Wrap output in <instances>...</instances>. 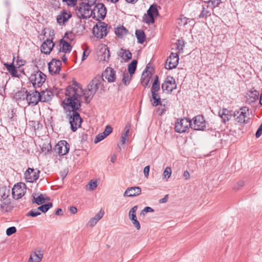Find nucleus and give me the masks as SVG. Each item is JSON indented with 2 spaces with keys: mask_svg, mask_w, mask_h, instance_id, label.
<instances>
[{
  "mask_svg": "<svg viewBox=\"0 0 262 262\" xmlns=\"http://www.w3.org/2000/svg\"><path fill=\"white\" fill-rule=\"evenodd\" d=\"M153 71L154 69L152 67L150 68L147 66L145 69L142 73L141 79V83L145 88L149 85Z\"/></svg>",
  "mask_w": 262,
  "mask_h": 262,
  "instance_id": "nucleus-12",
  "label": "nucleus"
},
{
  "mask_svg": "<svg viewBox=\"0 0 262 262\" xmlns=\"http://www.w3.org/2000/svg\"><path fill=\"white\" fill-rule=\"evenodd\" d=\"M130 128V124L129 123H127L124 128V133L122 134L121 137L120 141L122 143V144H123L125 143L126 140V138L128 136V133Z\"/></svg>",
  "mask_w": 262,
  "mask_h": 262,
  "instance_id": "nucleus-34",
  "label": "nucleus"
},
{
  "mask_svg": "<svg viewBox=\"0 0 262 262\" xmlns=\"http://www.w3.org/2000/svg\"><path fill=\"white\" fill-rule=\"evenodd\" d=\"M113 131L112 127L110 125H107L105 127L104 131L102 133V134H103L106 137L110 135Z\"/></svg>",
  "mask_w": 262,
  "mask_h": 262,
  "instance_id": "nucleus-53",
  "label": "nucleus"
},
{
  "mask_svg": "<svg viewBox=\"0 0 262 262\" xmlns=\"http://www.w3.org/2000/svg\"><path fill=\"white\" fill-rule=\"evenodd\" d=\"M103 77L107 79L108 82H113L116 79V72L113 68L108 67L102 75H97L91 81L83 93L85 102L86 104L91 102L97 90L103 86Z\"/></svg>",
  "mask_w": 262,
  "mask_h": 262,
  "instance_id": "nucleus-2",
  "label": "nucleus"
},
{
  "mask_svg": "<svg viewBox=\"0 0 262 262\" xmlns=\"http://www.w3.org/2000/svg\"><path fill=\"white\" fill-rule=\"evenodd\" d=\"M104 214V211L102 210H100L94 217L97 221H99L103 216Z\"/></svg>",
  "mask_w": 262,
  "mask_h": 262,
  "instance_id": "nucleus-56",
  "label": "nucleus"
},
{
  "mask_svg": "<svg viewBox=\"0 0 262 262\" xmlns=\"http://www.w3.org/2000/svg\"><path fill=\"white\" fill-rule=\"evenodd\" d=\"M66 96L67 98L64 99L62 104L64 108L70 107L72 108V114L69 118L71 129L73 132L81 127L82 121L79 113L77 111L81 107V102L79 98L81 95L78 93V88L69 85L66 90Z\"/></svg>",
  "mask_w": 262,
  "mask_h": 262,
  "instance_id": "nucleus-1",
  "label": "nucleus"
},
{
  "mask_svg": "<svg viewBox=\"0 0 262 262\" xmlns=\"http://www.w3.org/2000/svg\"><path fill=\"white\" fill-rule=\"evenodd\" d=\"M67 15V16H72V15L71 14H68L64 10H63L61 11L60 14L58 16H66V15Z\"/></svg>",
  "mask_w": 262,
  "mask_h": 262,
  "instance_id": "nucleus-63",
  "label": "nucleus"
},
{
  "mask_svg": "<svg viewBox=\"0 0 262 262\" xmlns=\"http://www.w3.org/2000/svg\"><path fill=\"white\" fill-rule=\"evenodd\" d=\"M176 22L180 27L184 26L186 27L188 25L187 17H178Z\"/></svg>",
  "mask_w": 262,
  "mask_h": 262,
  "instance_id": "nucleus-41",
  "label": "nucleus"
},
{
  "mask_svg": "<svg viewBox=\"0 0 262 262\" xmlns=\"http://www.w3.org/2000/svg\"><path fill=\"white\" fill-rule=\"evenodd\" d=\"M88 185L89 186L88 190L91 191L94 190L97 187V181L96 180H92L89 182Z\"/></svg>",
  "mask_w": 262,
  "mask_h": 262,
  "instance_id": "nucleus-45",
  "label": "nucleus"
},
{
  "mask_svg": "<svg viewBox=\"0 0 262 262\" xmlns=\"http://www.w3.org/2000/svg\"><path fill=\"white\" fill-rule=\"evenodd\" d=\"M77 16H96L89 5L82 4L76 10Z\"/></svg>",
  "mask_w": 262,
  "mask_h": 262,
  "instance_id": "nucleus-10",
  "label": "nucleus"
},
{
  "mask_svg": "<svg viewBox=\"0 0 262 262\" xmlns=\"http://www.w3.org/2000/svg\"><path fill=\"white\" fill-rule=\"evenodd\" d=\"M23 191V190L21 189L20 186L18 185H15L12 189V195L13 198L16 200L21 198L24 195Z\"/></svg>",
  "mask_w": 262,
  "mask_h": 262,
  "instance_id": "nucleus-25",
  "label": "nucleus"
},
{
  "mask_svg": "<svg viewBox=\"0 0 262 262\" xmlns=\"http://www.w3.org/2000/svg\"><path fill=\"white\" fill-rule=\"evenodd\" d=\"M191 121L189 119L186 118L178 119L176 122L174 129L177 133H182L186 132L190 127H191Z\"/></svg>",
  "mask_w": 262,
  "mask_h": 262,
  "instance_id": "nucleus-5",
  "label": "nucleus"
},
{
  "mask_svg": "<svg viewBox=\"0 0 262 262\" xmlns=\"http://www.w3.org/2000/svg\"><path fill=\"white\" fill-rule=\"evenodd\" d=\"M127 30L123 26L115 28V33L119 38H122L127 33Z\"/></svg>",
  "mask_w": 262,
  "mask_h": 262,
  "instance_id": "nucleus-31",
  "label": "nucleus"
},
{
  "mask_svg": "<svg viewBox=\"0 0 262 262\" xmlns=\"http://www.w3.org/2000/svg\"><path fill=\"white\" fill-rule=\"evenodd\" d=\"M89 53H90V52L88 51L87 50H84V51L83 52V54H82V61L84 60L86 58V57L89 56Z\"/></svg>",
  "mask_w": 262,
  "mask_h": 262,
  "instance_id": "nucleus-61",
  "label": "nucleus"
},
{
  "mask_svg": "<svg viewBox=\"0 0 262 262\" xmlns=\"http://www.w3.org/2000/svg\"><path fill=\"white\" fill-rule=\"evenodd\" d=\"M53 206V204L52 203H48L47 204L42 205L40 206H39L37 208V210H39L41 211H42L43 213L46 212L48 211L49 209H50L51 208H52Z\"/></svg>",
  "mask_w": 262,
  "mask_h": 262,
  "instance_id": "nucleus-38",
  "label": "nucleus"
},
{
  "mask_svg": "<svg viewBox=\"0 0 262 262\" xmlns=\"http://www.w3.org/2000/svg\"><path fill=\"white\" fill-rule=\"evenodd\" d=\"M28 93L27 90L23 88L16 94V98L17 100H27Z\"/></svg>",
  "mask_w": 262,
  "mask_h": 262,
  "instance_id": "nucleus-29",
  "label": "nucleus"
},
{
  "mask_svg": "<svg viewBox=\"0 0 262 262\" xmlns=\"http://www.w3.org/2000/svg\"><path fill=\"white\" fill-rule=\"evenodd\" d=\"M133 75H128L127 73H124L122 78V82L125 85H128L132 79Z\"/></svg>",
  "mask_w": 262,
  "mask_h": 262,
  "instance_id": "nucleus-43",
  "label": "nucleus"
},
{
  "mask_svg": "<svg viewBox=\"0 0 262 262\" xmlns=\"http://www.w3.org/2000/svg\"><path fill=\"white\" fill-rule=\"evenodd\" d=\"M41 99L40 93L37 90L28 92L27 101L29 105L35 106L41 101Z\"/></svg>",
  "mask_w": 262,
  "mask_h": 262,
  "instance_id": "nucleus-11",
  "label": "nucleus"
},
{
  "mask_svg": "<svg viewBox=\"0 0 262 262\" xmlns=\"http://www.w3.org/2000/svg\"><path fill=\"white\" fill-rule=\"evenodd\" d=\"M158 7L157 5H152L147 11V16H157L159 15Z\"/></svg>",
  "mask_w": 262,
  "mask_h": 262,
  "instance_id": "nucleus-30",
  "label": "nucleus"
},
{
  "mask_svg": "<svg viewBox=\"0 0 262 262\" xmlns=\"http://www.w3.org/2000/svg\"><path fill=\"white\" fill-rule=\"evenodd\" d=\"M135 34L138 40V42L140 43H143L145 39V34L143 30H136Z\"/></svg>",
  "mask_w": 262,
  "mask_h": 262,
  "instance_id": "nucleus-33",
  "label": "nucleus"
},
{
  "mask_svg": "<svg viewBox=\"0 0 262 262\" xmlns=\"http://www.w3.org/2000/svg\"><path fill=\"white\" fill-rule=\"evenodd\" d=\"M151 98L154 100V101L152 102V105L153 106H157L158 105H162L161 98L159 94L156 93V95H155L154 97L153 93H151Z\"/></svg>",
  "mask_w": 262,
  "mask_h": 262,
  "instance_id": "nucleus-37",
  "label": "nucleus"
},
{
  "mask_svg": "<svg viewBox=\"0 0 262 262\" xmlns=\"http://www.w3.org/2000/svg\"><path fill=\"white\" fill-rule=\"evenodd\" d=\"M99 55L100 60L102 61L107 62L110 60V53L108 47L105 45H102L99 49Z\"/></svg>",
  "mask_w": 262,
  "mask_h": 262,
  "instance_id": "nucleus-18",
  "label": "nucleus"
},
{
  "mask_svg": "<svg viewBox=\"0 0 262 262\" xmlns=\"http://www.w3.org/2000/svg\"><path fill=\"white\" fill-rule=\"evenodd\" d=\"M206 127V121L203 115H198L193 119L191 128L194 130H203Z\"/></svg>",
  "mask_w": 262,
  "mask_h": 262,
  "instance_id": "nucleus-8",
  "label": "nucleus"
},
{
  "mask_svg": "<svg viewBox=\"0 0 262 262\" xmlns=\"http://www.w3.org/2000/svg\"><path fill=\"white\" fill-rule=\"evenodd\" d=\"M98 221L96 220L94 217L91 218L88 222V225L91 227L94 226Z\"/></svg>",
  "mask_w": 262,
  "mask_h": 262,
  "instance_id": "nucleus-57",
  "label": "nucleus"
},
{
  "mask_svg": "<svg viewBox=\"0 0 262 262\" xmlns=\"http://www.w3.org/2000/svg\"><path fill=\"white\" fill-rule=\"evenodd\" d=\"M60 45L61 47H60L58 50V53L60 52H63L64 53H70L72 49V47L67 41L64 39V38L61 39L60 40Z\"/></svg>",
  "mask_w": 262,
  "mask_h": 262,
  "instance_id": "nucleus-22",
  "label": "nucleus"
},
{
  "mask_svg": "<svg viewBox=\"0 0 262 262\" xmlns=\"http://www.w3.org/2000/svg\"><path fill=\"white\" fill-rule=\"evenodd\" d=\"M70 211L72 214H75L77 212V209L74 206H71L70 208Z\"/></svg>",
  "mask_w": 262,
  "mask_h": 262,
  "instance_id": "nucleus-64",
  "label": "nucleus"
},
{
  "mask_svg": "<svg viewBox=\"0 0 262 262\" xmlns=\"http://www.w3.org/2000/svg\"><path fill=\"white\" fill-rule=\"evenodd\" d=\"M62 2L69 7H73L77 4V0H62Z\"/></svg>",
  "mask_w": 262,
  "mask_h": 262,
  "instance_id": "nucleus-49",
  "label": "nucleus"
},
{
  "mask_svg": "<svg viewBox=\"0 0 262 262\" xmlns=\"http://www.w3.org/2000/svg\"><path fill=\"white\" fill-rule=\"evenodd\" d=\"M62 63L59 59L53 58L48 63L49 72L51 75H56L59 73Z\"/></svg>",
  "mask_w": 262,
  "mask_h": 262,
  "instance_id": "nucleus-13",
  "label": "nucleus"
},
{
  "mask_svg": "<svg viewBox=\"0 0 262 262\" xmlns=\"http://www.w3.org/2000/svg\"><path fill=\"white\" fill-rule=\"evenodd\" d=\"M161 87L163 92L166 91L168 94H171L173 90L177 89L174 78L173 77H167L162 84Z\"/></svg>",
  "mask_w": 262,
  "mask_h": 262,
  "instance_id": "nucleus-7",
  "label": "nucleus"
},
{
  "mask_svg": "<svg viewBox=\"0 0 262 262\" xmlns=\"http://www.w3.org/2000/svg\"><path fill=\"white\" fill-rule=\"evenodd\" d=\"M138 61L137 60H133L128 65V71L129 75H133L135 73L137 69Z\"/></svg>",
  "mask_w": 262,
  "mask_h": 262,
  "instance_id": "nucleus-35",
  "label": "nucleus"
},
{
  "mask_svg": "<svg viewBox=\"0 0 262 262\" xmlns=\"http://www.w3.org/2000/svg\"><path fill=\"white\" fill-rule=\"evenodd\" d=\"M13 206L9 200L0 202V211L7 212L12 210Z\"/></svg>",
  "mask_w": 262,
  "mask_h": 262,
  "instance_id": "nucleus-26",
  "label": "nucleus"
},
{
  "mask_svg": "<svg viewBox=\"0 0 262 262\" xmlns=\"http://www.w3.org/2000/svg\"><path fill=\"white\" fill-rule=\"evenodd\" d=\"M43 257V252L41 250L35 251L31 254L28 262H40Z\"/></svg>",
  "mask_w": 262,
  "mask_h": 262,
  "instance_id": "nucleus-23",
  "label": "nucleus"
},
{
  "mask_svg": "<svg viewBox=\"0 0 262 262\" xmlns=\"http://www.w3.org/2000/svg\"><path fill=\"white\" fill-rule=\"evenodd\" d=\"M154 210L150 207H145L144 209L142 211L141 214H144V213L152 212Z\"/></svg>",
  "mask_w": 262,
  "mask_h": 262,
  "instance_id": "nucleus-59",
  "label": "nucleus"
},
{
  "mask_svg": "<svg viewBox=\"0 0 262 262\" xmlns=\"http://www.w3.org/2000/svg\"><path fill=\"white\" fill-rule=\"evenodd\" d=\"M75 37V35L73 32V30L70 32H66L64 36V38H66L67 40H70V41H72L74 40Z\"/></svg>",
  "mask_w": 262,
  "mask_h": 262,
  "instance_id": "nucleus-44",
  "label": "nucleus"
},
{
  "mask_svg": "<svg viewBox=\"0 0 262 262\" xmlns=\"http://www.w3.org/2000/svg\"><path fill=\"white\" fill-rule=\"evenodd\" d=\"M185 43L183 39L178 40L176 43V49L179 52H183Z\"/></svg>",
  "mask_w": 262,
  "mask_h": 262,
  "instance_id": "nucleus-42",
  "label": "nucleus"
},
{
  "mask_svg": "<svg viewBox=\"0 0 262 262\" xmlns=\"http://www.w3.org/2000/svg\"><path fill=\"white\" fill-rule=\"evenodd\" d=\"M188 25L190 27H192L194 25V20L192 18L187 17Z\"/></svg>",
  "mask_w": 262,
  "mask_h": 262,
  "instance_id": "nucleus-62",
  "label": "nucleus"
},
{
  "mask_svg": "<svg viewBox=\"0 0 262 262\" xmlns=\"http://www.w3.org/2000/svg\"><path fill=\"white\" fill-rule=\"evenodd\" d=\"M5 66L6 67L7 70L10 73L12 77H18L19 76L17 75V71L16 68L14 67L13 63L8 64L6 63Z\"/></svg>",
  "mask_w": 262,
  "mask_h": 262,
  "instance_id": "nucleus-32",
  "label": "nucleus"
},
{
  "mask_svg": "<svg viewBox=\"0 0 262 262\" xmlns=\"http://www.w3.org/2000/svg\"><path fill=\"white\" fill-rule=\"evenodd\" d=\"M249 115V110L247 107H243L238 111H235L233 114V116L236 122L239 124L248 123L251 121Z\"/></svg>",
  "mask_w": 262,
  "mask_h": 262,
  "instance_id": "nucleus-3",
  "label": "nucleus"
},
{
  "mask_svg": "<svg viewBox=\"0 0 262 262\" xmlns=\"http://www.w3.org/2000/svg\"><path fill=\"white\" fill-rule=\"evenodd\" d=\"M207 8L203 7L202 12L199 16H210L211 15V11L212 10L211 8H209V6L207 5Z\"/></svg>",
  "mask_w": 262,
  "mask_h": 262,
  "instance_id": "nucleus-40",
  "label": "nucleus"
},
{
  "mask_svg": "<svg viewBox=\"0 0 262 262\" xmlns=\"http://www.w3.org/2000/svg\"><path fill=\"white\" fill-rule=\"evenodd\" d=\"M93 33L97 38H102L107 34L106 26L96 25L93 29Z\"/></svg>",
  "mask_w": 262,
  "mask_h": 262,
  "instance_id": "nucleus-16",
  "label": "nucleus"
},
{
  "mask_svg": "<svg viewBox=\"0 0 262 262\" xmlns=\"http://www.w3.org/2000/svg\"><path fill=\"white\" fill-rule=\"evenodd\" d=\"M150 169V166L147 165L145 166L143 170V172L145 177L148 178L149 176V171Z\"/></svg>",
  "mask_w": 262,
  "mask_h": 262,
  "instance_id": "nucleus-60",
  "label": "nucleus"
},
{
  "mask_svg": "<svg viewBox=\"0 0 262 262\" xmlns=\"http://www.w3.org/2000/svg\"><path fill=\"white\" fill-rule=\"evenodd\" d=\"M118 55L123 59H125V58H126L127 60H129L132 58V54L128 50H123V49H121V52H119Z\"/></svg>",
  "mask_w": 262,
  "mask_h": 262,
  "instance_id": "nucleus-36",
  "label": "nucleus"
},
{
  "mask_svg": "<svg viewBox=\"0 0 262 262\" xmlns=\"http://www.w3.org/2000/svg\"><path fill=\"white\" fill-rule=\"evenodd\" d=\"M138 207L137 205H135L132 207L129 211L128 216L129 219L137 230H140L141 228L140 224L137 220L136 216V211L138 209Z\"/></svg>",
  "mask_w": 262,
  "mask_h": 262,
  "instance_id": "nucleus-15",
  "label": "nucleus"
},
{
  "mask_svg": "<svg viewBox=\"0 0 262 262\" xmlns=\"http://www.w3.org/2000/svg\"><path fill=\"white\" fill-rule=\"evenodd\" d=\"M54 46L55 44L52 39H47L40 47L41 52L47 55L49 54Z\"/></svg>",
  "mask_w": 262,
  "mask_h": 262,
  "instance_id": "nucleus-17",
  "label": "nucleus"
},
{
  "mask_svg": "<svg viewBox=\"0 0 262 262\" xmlns=\"http://www.w3.org/2000/svg\"><path fill=\"white\" fill-rule=\"evenodd\" d=\"M245 185V182L243 180L239 181L236 184H234L233 190L237 191L241 189Z\"/></svg>",
  "mask_w": 262,
  "mask_h": 262,
  "instance_id": "nucleus-46",
  "label": "nucleus"
},
{
  "mask_svg": "<svg viewBox=\"0 0 262 262\" xmlns=\"http://www.w3.org/2000/svg\"><path fill=\"white\" fill-rule=\"evenodd\" d=\"M262 134V123L259 126L258 129L257 130L255 136L257 138H259Z\"/></svg>",
  "mask_w": 262,
  "mask_h": 262,
  "instance_id": "nucleus-58",
  "label": "nucleus"
},
{
  "mask_svg": "<svg viewBox=\"0 0 262 262\" xmlns=\"http://www.w3.org/2000/svg\"><path fill=\"white\" fill-rule=\"evenodd\" d=\"M41 102H45L50 101L54 96L53 92L51 91L46 90V91H42L40 93Z\"/></svg>",
  "mask_w": 262,
  "mask_h": 262,
  "instance_id": "nucleus-24",
  "label": "nucleus"
},
{
  "mask_svg": "<svg viewBox=\"0 0 262 262\" xmlns=\"http://www.w3.org/2000/svg\"><path fill=\"white\" fill-rule=\"evenodd\" d=\"M45 199L43 196L42 194H41L37 198H35L34 196H33L32 203H36L38 205H40L45 202Z\"/></svg>",
  "mask_w": 262,
  "mask_h": 262,
  "instance_id": "nucleus-39",
  "label": "nucleus"
},
{
  "mask_svg": "<svg viewBox=\"0 0 262 262\" xmlns=\"http://www.w3.org/2000/svg\"><path fill=\"white\" fill-rule=\"evenodd\" d=\"M40 171L37 169L29 167L25 172V178L27 182L33 183L39 178Z\"/></svg>",
  "mask_w": 262,
  "mask_h": 262,
  "instance_id": "nucleus-9",
  "label": "nucleus"
},
{
  "mask_svg": "<svg viewBox=\"0 0 262 262\" xmlns=\"http://www.w3.org/2000/svg\"><path fill=\"white\" fill-rule=\"evenodd\" d=\"M160 89V81L159 80V77L158 75H156L154 82L152 83L151 93H153V95L155 97L156 93L158 92Z\"/></svg>",
  "mask_w": 262,
  "mask_h": 262,
  "instance_id": "nucleus-28",
  "label": "nucleus"
},
{
  "mask_svg": "<svg viewBox=\"0 0 262 262\" xmlns=\"http://www.w3.org/2000/svg\"><path fill=\"white\" fill-rule=\"evenodd\" d=\"M16 232V229L15 227H10L7 229L6 234L8 236H10Z\"/></svg>",
  "mask_w": 262,
  "mask_h": 262,
  "instance_id": "nucleus-52",
  "label": "nucleus"
},
{
  "mask_svg": "<svg viewBox=\"0 0 262 262\" xmlns=\"http://www.w3.org/2000/svg\"><path fill=\"white\" fill-rule=\"evenodd\" d=\"M70 149L69 144L65 140H61L55 146L53 150L59 156L67 155Z\"/></svg>",
  "mask_w": 262,
  "mask_h": 262,
  "instance_id": "nucleus-6",
  "label": "nucleus"
},
{
  "mask_svg": "<svg viewBox=\"0 0 262 262\" xmlns=\"http://www.w3.org/2000/svg\"><path fill=\"white\" fill-rule=\"evenodd\" d=\"M93 12L96 16H106V9L103 4L99 3L94 6Z\"/></svg>",
  "mask_w": 262,
  "mask_h": 262,
  "instance_id": "nucleus-19",
  "label": "nucleus"
},
{
  "mask_svg": "<svg viewBox=\"0 0 262 262\" xmlns=\"http://www.w3.org/2000/svg\"><path fill=\"white\" fill-rule=\"evenodd\" d=\"M71 17H56L57 21L60 25H64Z\"/></svg>",
  "mask_w": 262,
  "mask_h": 262,
  "instance_id": "nucleus-50",
  "label": "nucleus"
},
{
  "mask_svg": "<svg viewBox=\"0 0 262 262\" xmlns=\"http://www.w3.org/2000/svg\"><path fill=\"white\" fill-rule=\"evenodd\" d=\"M29 79L34 88H39L45 82L46 75L40 71L37 70L32 73Z\"/></svg>",
  "mask_w": 262,
  "mask_h": 262,
  "instance_id": "nucleus-4",
  "label": "nucleus"
},
{
  "mask_svg": "<svg viewBox=\"0 0 262 262\" xmlns=\"http://www.w3.org/2000/svg\"><path fill=\"white\" fill-rule=\"evenodd\" d=\"M171 174V169L169 167H167L165 168L163 176L165 179L167 180L170 177Z\"/></svg>",
  "mask_w": 262,
  "mask_h": 262,
  "instance_id": "nucleus-48",
  "label": "nucleus"
},
{
  "mask_svg": "<svg viewBox=\"0 0 262 262\" xmlns=\"http://www.w3.org/2000/svg\"><path fill=\"white\" fill-rule=\"evenodd\" d=\"M248 98L247 100L249 103L254 102L259 98V93L256 90H253L249 91L247 93Z\"/></svg>",
  "mask_w": 262,
  "mask_h": 262,
  "instance_id": "nucleus-27",
  "label": "nucleus"
},
{
  "mask_svg": "<svg viewBox=\"0 0 262 262\" xmlns=\"http://www.w3.org/2000/svg\"><path fill=\"white\" fill-rule=\"evenodd\" d=\"M232 111L228 110L227 108H223L219 112V115L222 119V122L225 123L228 121L233 116Z\"/></svg>",
  "mask_w": 262,
  "mask_h": 262,
  "instance_id": "nucleus-21",
  "label": "nucleus"
},
{
  "mask_svg": "<svg viewBox=\"0 0 262 262\" xmlns=\"http://www.w3.org/2000/svg\"><path fill=\"white\" fill-rule=\"evenodd\" d=\"M179 57L178 53H171L166 61V65L168 66L166 69L171 70L177 67L178 64Z\"/></svg>",
  "mask_w": 262,
  "mask_h": 262,
  "instance_id": "nucleus-14",
  "label": "nucleus"
},
{
  "mask_svg": "<svg viewBox=\"0 0 262 262\" xmlns=\"http://www.w3.org/2000/svg\"><path fill=\"white\" fill-rule=\"evenodd\" d=\"M221 3V0H209L207 2V5L214 8L219 6Z\"/></svg>",
  "mask_w": 262,
  "mask_h": 262,
  "instance_id": "nucleus-47",
  "label": "nucleus"
},
{
  "mask_svg": "<svg viewBox=\"0 0 262 262\" xmlns=\"http://www.w3.org/2000/svg\"><path fill=\"white\" fill-rule=\"evenodd\" d=\"M155 17H143V22L148 24V25L154 24Z\"/></svg>",
  "mask_w": 262,
  "mask_h": 262,
  "instance_id": "nucleus-55",
  "label": "nucleus"
},
{
  "mask_svg": "<svg viewBox=\"0 0 262 262\" xmlns=\"http://www.w3.org/2000/svg\"><path fill=\"white\" fill-rule=\"evenodd\" d=\"M141 189L140 187L134 186L128 187L124 193V196L133 197L136 196L140 194Z\"/></svg>",
  "mask_w": 262,
  "mask_h": 262,
  "instance_id": "nucleus-20",
  "label": "nucleus"
},
{
  "mask_svg": "<svg viewBox=\"0 0 262 262\" xmlns=\"http://www.w3.org/2000/svg\"><path fill=\"white\" fill-rule=\"evenodd\" d=\"M41 213L36 210V209H31L27 214L28 216L36 217L40 215Z\"/></svg>",
  "mask_w": 262,
  "mask_h": 262,
  "instance_id": "nucleus-51",
  "label": "nucleus"
},
{
  "mask_svg": "<svg viewBox=\"0 0 262 262\" xmlns=\"http://www.w3.org/2000/svg\"><path fill=\"white\" fill-rule=\"evenodd\" d=\"M106 137L103 135L102 134V133L98 134L95 138L94 142L95 143H97L99 142H100L101 140L104 139Z\"/></svg>",
  "mask_w": 262,
  "mask_h": 262,
  "instance_id": "nucleus-54",
  "label": "nucleus"
}]
</instances>
